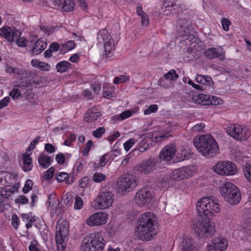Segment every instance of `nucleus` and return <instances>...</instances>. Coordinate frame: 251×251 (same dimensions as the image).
Wrapping results in <instances>:
<instances>
[{
    "mask_svg": "<svg viewBox=\"0 0 251 251\" xmlns=\"http://www.w3.org/2000/svg\"><path fill=\"white\" fill-rule=\"evenodd\" d=\"M105 132V128L103 127H98L96 130L93 131V135L95 137L100 138Z\"/></svg>",
    "mask_w": 251,
    "mask_h": 251,
    "instance_id": "obj_48",
    "label": "nucleus"
},
{
    "mask_svg": "<svg viewBox=\"0 0 251 251\" xmlns=\"http://www.w3.org/2000/svg\"><path fill=\"white\" fill-rule=\"evenodd\" d=\"M69 234V229L64 224L57 222L56 232L55 234V240L57 246L58 251H64L66 247L65 240Z\"/></svg>",
    "mask_w": 251,
    "mask_h": 251,
    "instance_id": "obj_10",
    "label": "nucleus"
},
{
    "mask_svg": "<svg viewBox=\"0 0 251 251\" xmlns=\"http://www.w3.org/2000/svg\"><path fill=\"white\" fill-rule=\"evenodd\" d=\"M49 49L52 51H56L58 50H60V46L56 43H52L50 45Z\"/></svg>",
    "mask_w": 251,
    "mask_h": 251,
    "instance_id": "obj_64",
    "label": "nucleus"
},
{
    "mask_svg": "<svg viewBox=\"0 0 251 251\" xmlns=\"http://www.w3.org/2000/svg\"><path fill=\"white\" fill-rule=\"evenodd\" d=\"M0 35L9 42L15 41L21 47H25L27 43V40L25 38H20L21 32L14 27H3L0 29Z\"/></svg>",
    "mask_w": 251,
    "mask_h": 251,
    "instance_id": "obj_7",
    "label": "nucleus"
},
{
    "mask_svg": "<svg viewBox=\"0 0 251 251\" xmlns=\"http://www.w3.org/2000/svg\"><path fill=\"white\" fill-rule=\"evenodd\" d=\"M41 30L48 35L52 34L54 31L56 27L51 25H40Z\"/></svg>",
    "mask_w": 251,
    "mask_h": 251,
    "instance_id": "obj_39",
    "label": "nucleus"
},
{
    "mask_svg": "<svg viewBox=\"0 0 251 251\" xmlns=\"http://www.w3.org/2000/svg\"><path fill=\"white\" fill-rule=\"evenodd\" d=\"M54 173V168L50 167L44 173V178L46 180H50L53 176Z\"/></svg>",
    "mask_w": 251,
    "mask_h": 251,
    "instance_id": "obj_43",
    "label": "nucleus"
},
{
    "mask_svg": "<svg viewBox=\"0 0 251 251\" xmlns=\"http://www.w3.org/2000/svg\"><path fill=\"white\" fill-rule=\"evenodd\" d=\"M24 165L23 166V169L25 172H28L31 170V158L30 157V155L23 154V155Z\"/></svg>",
    "mask_w": 251,
    "mask_h": 251,
    "instance_id": "obj_34",
    "label": "nucleus"
},
{
    "mask_svg": "<svg viewBox=\"0 0 251 251\" xmlns=\"http://www.w3.org/2000/svg\"><path fill=\"white\" fill-rule=\"evenodd\" d=\"M208 99H209V95L204 94H199L194 95L192 98V100L194 103L196 104L207 105H208Z\"/></svg>",
    "mask_w": 251,
    "mask_h": 251,
    "instance_id": "obj_25",
    "label": "nucleus"
},
{
    "mask_svg": "<svg viewBox=\"0 0 251 251\" xmlns=\"http://www.w3.org/2000/svg\"><path fill=\"white\" fill-rule=\"evenodd\" d=\"M38 161L39 165L43 168H47L51 164L52 160L50 157L42 154L38 157Z\"/></svg>",
    "mask_w": 251,
    "mask_h": 251,
    "instance_id": "obj_28",
    "label": "nucleus"
},
{
    "mask_svg": "<svg viewBox=\"0 0 251 251\" xmlns=\"http://www.w3.org/2000/svg\"><path fill=\"white\" fill-rule=\"evenodd\" d=\"M50 65L46 62H42L40 64L38 69L42 71H49L50 70Z\"/></svg>",
    "mask_w": 251,
    "mask_h": 251,
    "instance_id": "obj_56",
    "label": "nucleus"
},
{
    "mask_svg": "<svg viewBox=\"0 0 251 251\" xmlns=\"http://www.w3.org/2000/svg\"><path fill=\"white\" fill-rule=\"evenodd\" d=\"M45 151L49 153H53L55 151V148L51 144L48 143L45 145Z\"/></svg>",
    "mask_w": 251,
    "mask_h": 251,
    "instance_id": "obj_60",
    "label": "nucleus"
},
{
    "mask_svg": "<svg viewBox=\"0 0 251 251\" xmlns=\"http://www.w3.org/2000/svg\"><path fill=\"white\" fill-rule=\"evenodd\" d=\"M106 179V175L99 173H95L92 176V180L96 183H100Z\"/></svg>",
    "mask_w": 251,
    "mask_h": 251,
    "instance_id": "obj_40",
    "label": "nucleus"
},
{
    "mask_svg": "<svg viewBox=\"0 0 251 251\" xmlns=\"http://www.w3.org/2000/svg\"><path fill=\"white\" fill-rule=\"evenodd\" d=\"M104 240L100 233L95 232L85 237L81 243V251H102Z\"/></svg>",
    "mask_w": 251,
    "mask_h": 251,
    "instance_id": "obj_4",
    "label": "nucleus"
},
{
    "mask_svg": "<svg viewBox=\"0 0 251 251\" xmlns=\"http://www.w3.org/2000/svg\"><path fill=\"white\" fill-rule=\"evenodd\" d=\"M71 64L66 61H62L58 62L56 66L57 71L60 73H63L68 71L70 68Z\"/></svg>",
    "mask_w": 251,
    "mask_h": 251,
    "instance_id": "obj_33",
    "label": "nucleus"
},
{
    "mask_svg": "<svg viewBox=\"0 0 251 251\" xmlns=\"http://www.w3.org/2000/svg\"><path fill=\"white\" fill-rule=\"evenodd\" d=\"M5 71L7 73L9 74H16L19 73V68H14L11 66L6 65Z\"/></svg>",
    "mask_w": 251,
    "mask_h": 251,
    "instance_id": "obj_55",
    "label": "nucleus"
},
{
    "mask_svg": "<svg viewBox=\"0 0 251 251\" xmlns=\"http://www.w3.org/2000/svg\"><path fill=\"white\" fill-rule=\"evenodd\" d=\"M100 115L99 112L88 110L85 114L84 121L87 123H92L96 120Z\"/></svg>",
    "mask_w": 251,
    "mask_h": 251,
    "instance_id": "obj_27",
    "label": "nucleus"
},
{
    "mask_svg": "<svg viewBox=\"0 0 251 251\" xmlns=\"http://www.w3.org/2000/svg\"><path fill=\"white\" fill-rule=\"evenodd\" d=\"M33 182L31 180L28 179L26 181L24 187L23 188V191L26 194L32 189Z\"/></svg>",
    "mask_w": 251,
    "mask_h": 251,
    "instance_id": "obj_44",
    "label": "nucleus"
},
{
    "mask_svg": "<svg viewBox=\"0 0 251 251\" xmlns=\"http://www.w3.org/2000/svg\"><path fill=\"white\" fill-rule=\"evenodd\" d=\"M228 242L226 239L219 237L214 239L211 243L207 246L208 251H224L226 249Z\"/></svg>",
    "mask_w": 251,
    "mask_h": 251,
    "instance_id": "obj_16",
    "label": "nucleus"
},
{
    "mask_svg": "<svg viewBox=\"0 0 251 251\" xmlns=\"http://www.w3.org/2000/svg\"><path fill=\"white\" fill-rule=\"evenodd\" d=\"M16 203L26 204L28 202V199L24 195L20 196L15 200Z\"/></svg>",
    "mask_w": 251,
    "mask_h": 251,
    "instance_id": "obj_50",
    "label": "nucleus"
},
{
    "mask_svg": "<svg viewBox=\"0 0 251 251\" xmlns=\"http://www.w3.org/2000/svg\"><path fill=\"white\" fill-rule=\"evenodd\" d=\"M114 196L110 191L101 192L95 200L98 209H104L110 207L113 202Z\"/></svg>",
    "mask_w": 251,
    "mask_h": 251,
    "instance_id": "obj_12",
    "label": "nucleus"
},
{
    "mask_svg": "<svg viewBox=\"0 0 251 251\" xmlns=\"http://www.w3.org/2000/svg\"><path fill=\"white\" fill-rule=\"evenodd\" d=\"M192 175V172L187 167L174 170L170 174V177L174 180H180L187 178Z\"/></svg>",
    "mask_w": 251,
    "mask_h": 251,
    "instance_id": "obj_19",
    "label": "nucleus"
},
{
    "mask_svg": "<svg viewBox=\"0 0 251 251\" xmlns=\"http://www.w3.org/2000/svg\"><path fill=\"white\" fill-rule=\"evenodd\" d=\"M151 191L147 187L138 191L134 197L135 202L139 206L148 205L151 202Z\"/></svg>",
    "mask_w": 251,
    "mask_h": 251,
    "instance_id": "obj_14",
    "label": "nucleus"
},
{
    "mask_svg": "<svg viewBox=\"0 0 251 251\" xmlns=\"http://www.w3.org/2000/svg\"><path fill=\"white\" fill-rule=\"evenodd\" d=\"M49 205L51 207L53 210L52 213H59L58 210L56 208V205H59V198H57L55 194L51 193L48 196Z\"/></svg>",
    "mask_w": 251,
    "mask_h": 251,
    "instance_id": "obj_26",
    "label": "nucleus"
},
{
    "mask_svg": "<svg viewBox=\"0 0 251 251\" xmlns=\"http://www.w3.org/2000/svg\"><path fill=\"white\" fill-rule=\"evenodd\" d=\"M21 95V92L17 88H13V90L9 93V96L14 100H17Z\"/></svg>",
    "mask_w": 251,
    "mask_h": 251,
    "instance_id": "obj_47",
    "label": "nucleus"
},
{
    "mask_svg": "<svg viewBox=\"0 0 251 251\" xmlns=\"http://www.w3.org/2000/svg\"><path fill=\"white\" fill-rule=\"evenodd\" d=\"M208 105H218L222 104L223 100L220 99L219 98L214 96H209V99L207 100Z\"/></svg>",
    "mask_w": 251,
    "mask_h": 251,
    "instance_id": "obj_37",
    "label": "nucleus"
},
{
    "mask_svg": "<svg viewBox=\"0 0 251 251\" xmlns=\"http://www.w3.org/2000/svg\"><path fill=\"white\" fill-rule=\"evenodd\" d=\"M178 78V75L176 74L174 70H171L167 73L165 74L163 77L159 78L157 82V84L163 88H168V84L166 80H170L172 81H176Z\"/></svg>",
    "mask_w": 251,
    "mask_h": 251,
    "instance_id": "obj_22",
    "label": "nucleus"
},
{
    "mask_svg": "<svg viewBox=\"0 0 251 251\" xmlns=\"http://www.w3.org/2000/svg\"><path fill=\"white\" fill-rule=\"evenodd\" d=\"M156 221L155 215L151 212H146L139 216L136 232L140 240L149 241L152 239L157 232Z\"/></svg>",
    "mask_w": 251,
    "mask_h": 251,
    "instance_id": "obj_2",
    "label": "nucleus"
},
{
    "mask_svg": "<svg viewBox=\"0 0 251 251\" xmlns=\"http://www.w3.org/2000/svg\"><path fill=\"white\" fill-rule=\"evenodd\" d=\"M196 80L199 83L208 86L211 85L213 83L211 77L208 75H197L196 77Z\"/></svg>",
    "mask_w": 251,
    "mask_h": 251,
    "instance_id": "obj_30",
    "label": "nucleus"
},
{
    "mask_svg": "<svg viewBox=\"0 0 251 251\" xmlns=\"http://www.w3.org/2000/svg\"><path fill=\"white\" fill-rule=\"evenodd\" d=\"M176 151L175 144L171 143L166 145L160 151L159 158L166 161H171L174 157Z\"/></svg>",
    "mask_w": 251,
    "mask_h": 251,
    "instance_id": "obj_18",
    "label": "nucleus"
},
{
    "mask_svg": "<svg viewBox=\"0 0 251 251\" xmlns=\"http://www.w3.org/2000/svg\"><path fill=\"white\" fill-rule=\"evenodd\" d=\"M137 185V181L135 176L127 174L122 177L118 182L119 191L122 194L129 191L130 189Z\"/></svg>",
    "mask_w": 251,
    "mask_h": 251,
    "instance_id": "obj_13",
    "label": "nucleus"
},
{
    "mask_svg": "<svg viewBox=\"0 0 251 251\" xmlns=\"http://www.w3.org/2000/svg\"><path fill=\"white\" fill-rule=\"evenodd\" d=\"M68 177V174L65 172H61L56 176V179L58 182H63L66 180L67 184H71L74 182V180L73 179L69 180Z\"/></svg>",
    "mask_w": 251,
    "mask_h": 251,
    "instance_id": "obj_36",
    "label": "nucleus"
},
{
    "mask_svg": "<svg viewBox=\"0 0 251 251\" xmlns=\"http://www.w3.org/2000/svg\"><path fill=\"white\" fill-rule=\"evenodd\" d=\"M134 144V140L133 138H130L124 144V147L126 151H128L129 149Z\"/></svg>",
    "mask_w": 251,
    "mask_h": 251,
    "instance_id": "obj_49",
    "label": "nucleus"
},
{
    "mask_svg": "<svg viewBox=\"0 0 251 251\" xmlns=\"http://www.w3.org/2000/svg\"><path fill=\"white\" fill-rule=\"evenodd\" d=\"M19 73H17V75H19L21 77H26L29 76L30 73L28 71L24 69H19Z\"/></svg>",
    "mask_w": 251,
    "mask_h": 251,
    "instance_id": "obj_62",
    "label": "nucleus"
},
{
    "mask_svg": "<svg viewBox=\"0 0 251 251\" xmlns=\"http://www.w3.org/2000/svg\"><path fill=\"white\" fill-rule=\"evenodd\" d=\"M147 137V136H146V138H144L141 142H140L137 148L134 149V151L138 152L137 154H139V153H143L149 148V139H148Z\"/></svg>",
    "mask_w": 251,
    "mask_h": 251,
    "instance_id": "obj_29",
    "label": "nucleus"
},
{
    "mask_svg": "<svg viewBox=\"0 0 251 251\" xmlns=\"http://www.w3.org/2000/svg\"><path fill=\"white\" fill-rule=\"evenodd\" d=\"M196 209L201 217L203 215L207 219H202L195 224L193 227L195 232L201 237L211 236L215 229L209 219L214 215V213L220 211V205L218 201L207 197L202 198L197 202Z\"/></svg>",
    "mask_w": 251,
    "mask_h": 251,
    "instance_id": "obj_1",
    "label": "nucleus"
},
{
    "mask_svg": "<svg viewBox=\"0 0 251 251\" xmlns=\"http://www.w3.org/2000/svg\"><path fill=\"white\" fill-rule=\"evenodd\" d=\"M97 39L100 44H103V56L107 59L113 57L115 50V44L108 31L104 29L100 30L98 34Z\"/></svg>",
    "mask_w": 251,
    "mask_h": 251,
    "instance_id": "obj_6",
    "label": "nucleus"
},
{
    "mask_svg": "<svg viewBox=\"0 0 251 251\" xmlns=\"http://www.w3.org/2000/svg\"><path fill=\"white\" fill-rule=\"evenodd\" d=\"M176 26L178 28V32L181 39L180 42L182 44L188 45L192 42L194 39L193 35L190 34L191 23L187 19L180 18L176 22Z\"/></svg>",
    "mask_w": 251,
    "mask_h": 251,
    "instance_id": "obj_8",
    "label": "nucleus"
},
{
    "mask_svg": "<svg viewBox=\"0 0 251 251\" xmlns=\"http://www.w3.org/2000/svg\"><path fill=\"white\" fill-rule=\"evenodd\" d=\"M176 1L177 0H166L164 5L166 8L174 7Z\"/></svg>",
    "mask_w": 251,
    "mask_h": 251,
    "instance_id": "obj_63",
    "label": "nucleus"
},
{
    "mask_svg": "<svg viewBox=\"0 0 251 251\" xmlns=\"http://www.w3.org/2000/svg\"><path fill=\"white\" fill-rule=\"evenodd\" d=\"M47 43L41 39L37 40L31 50L32 54L37 55L42 52L47 47Z\"/></svg>",
    "mask_w": 251,
    "mask_h": 251,
    "instance_id": "obj_24",
    "label": "nucleus"
},
{
    "mask_svg": "<svg viewBox=\"0 0 251 251\" xmlns=\"http://www.w3.org/2000/svg\"><path fill=\"white\" fill-rule=\"evenodd\" d=\"M89 178L86 177L81 178L79 181V185L82 188H86L89 184Z\"/></svg>",
    "mask_w": 251,
    "mask_h": 251,
    "instance_id": "obj_51",
    "label": "nucleus"
},
{
    "mask_svg": "<svg viewBox=\"0 0 251 251\" xmlns=\"http://www.w3.org/2000/svg\"><path fill=\"white\" fill-rule=\"evenodd\" d=\"M117 156V153L113 154V152H108L104 154L100 158L99 163H98V166L103 167L105 166L109 159H114V157Z\"/></svg>",
    "mask_w": 251,
    "mask_h": 251,
    "instance_id": "obj_32",
    "label": "nucleus"
},
{
    "mask_svg": "<svg viewBox=\"0 0 251 251\" xmlns=\"http://www.w3.org/2000/svg\"><path fill=\"white\" fill-rule=\"evenodd\" d=\"M194 144L198 151L207 158L213 157L219 153L218 145L211 135L205 134L195 137Z\"/></svg>",
    "mask_w": 251,
    "mask_h": 251,
    "instance_id": "obj_3",
    "label": "nucleus"
},
{
    "mask_svg": "<svg viewBox=\"0 0 251 251\" xmlns=\"http://www.w3.org/2000/svg\"><path fill=\"white\" fill-rule=\"evenodd\" d=\"M10 99L8 97H5L0 100V109L7 106L9 102Z\"/></svg>",
    "mask_w": 251,
    "mask_h": 251,
    "instance_id": "obj_57",
    "label": "nucleus"
},
{
    "mask_svg": "<svg viewBox=\"0 0 251 251\" xmlns=\"http://www.w3.org/2000/svg\"><path fill=\"white\" fill-rule=\"evenodd\" d=\"M204 55L210 59L214 58H219L220 59H223L225 56L224 51H219L217 49L215 48H210L206 50L204 52Z\"/></svg>",
    "mask_w": 251,
    "mask_h": 251,
    "instance_id": "obj_23",
    "label": "nucleus"
},
{
    "mask_svg": "<svg viewBox=\"0 0 251 251\" xmlns=\"http://www.w3.org/2000/svg\"><path fill=\"white\" fill-rule=\"evenodd\" d=\"M18 190L16 186H6L2 188L0 191V212H3L5 209L4 201L2 199L9 200L10 197Z\"/></svg>",
    "mask_w": 251,
    "mask_h": 251,
    "instance_id": "obj_15",
    "label": "nucleus"
},
{
    "mask_svg": "<svg viewBox=\"0 0 251 251\" xmlns=\"http://www.w3.org/2000/svg\"><path fill=\"white\" fill-rule=\"evenodd\" d=\"M55 159L57 163L60 164H63L65 162V156L62 153L57 154Z\"/></svg>",
    "mask_w": 251,
    "mask_h": 251,
    "instance_id": "obj_61",
    "label": "nucleus"
},
{
    "mask_svg": "<svg viewBox=\"0 0 251 251\" xmlns=\"http://www.w3.org/2000/svg\"><path fill=\"white\" fill-rule=\"evenodd\" d=\"M191 154L185 149H181L177 153V157L180 160L188 159L190 157Z\"/></svg>",
    "mask_w": 251,
    "mask_h": 251,
    "instance_id": "obj_38",
    "label": "nucleus"
},
{
    "mask_svg": "<svg viewBox=\"0 0 251 251\" xmlns=\"http://www.w3.org/2000/svg\"><path fill=\"white\" fill-rule=\"evenodd\" d=\"M107 219V215L105 212H97L89 217L86 223L90 226H99L104 224Z\"/></svg>",
    "mask_w": 251,
    "mask_h": 251,
    "instance_id": "obj_17",
    "label": "nucleus"
},
{
    "mask_svg": "<svg viewBox=\"0 0 251 251\" xmlns=\"http://www.w3.org/2000/svg\"><path fill=\"white\" fill-rule=\"evenodd\" d=\"M52 3L54 6L64 11H71L75 6L73 0H53Z\"/></svg>",
    "mask_w": 251,
    "mask_h": 251,
    "instance_id": "obj_21",
    "label": "nucleus"
},
{
    "mask_svg": "<svg viewBox=\"0 0 251 251\" xmlns=\"http://www.w3.org/2000/svg\"><path fill=\"white\" fill-rule=\"evenodd\" d=\"M214 171L222 176H232L237 172L235 164L229 161H220L213 167Z\"/></svg>",
    "mask_w": 251,
    "mask_h": 251,
    "instance_id": "obj_11",
    "label": "nucleus"
},
{
    "mask_svg": "<svg viewBox=\"0 0 251 251\" xmlns=\"http://www.w3.org/2000/svg\"><path fill=\"white\" fill-rule=\"evenodd\" d=\"M132 115V112L130 110H126L122 112L120 115V119L123 120L130 117Z\"/></svg>",
    "mask_w": 251,
    "mask_h": 251,
    "instance_id": "obj_59",
    "label": "nucleus"
},
{
    "mask_svg": "<svg viewBox=\"0 0 251 251\" xmlns=\"http://www.w3.org/2000/svg\"><path fill=\"white\" fill-rule=\"evenodd\" d=\"M171 134L170 132H166L162 134H158L156 135L154 139H152V141H154L155 142H160L163 140H165L168 138L169 137L171 136Z\"/></svg>",
    "mask_w": 251,
    "mask_h": 251,
    "instance_id": "obj_41",
    "label": "nucleus"
},
{
    "mask_svg": "<svg viewBox=\"0 0 251 251\" xmlns=\"http://www.w3.org/2000/svg\"><path fill=\"white\" fill-rule=\"evenodd\" d=\"M221 24L223 29L225 31H228L229 30V26L230 24V22L228 20L224 18H222L221 19Z\"/></svg>",
    "mask_w": 251,
    "mask_h": 251,
    "instance_id": "obj_52",
    "label": "nucleus"
},
{
    "mask_svg": "<svg viewBox=\"0 0 251 251\" xmlns=\"http://www.w3.org/2000/svg\"><path fill=\"white\" fill-rule=\"evenodd\" d=\"M223 198L231 205L238 204L241 201V195L237 187L231 182L222 184L220 188Z\"/></svg>",
    "mask_w": 251,
    "mask_h": 251,
    "instance_id": "obj_5",
    "label": "nucleus"
},
{
    "mask_svg": "<svg viewBox=\"0 0 251 251\" xmlns=\"http://www.w3.org/2000/svg\"><path fill=\"white\" fill-rule=\"evenodd\" d=\"M158 109V106L156 104H151L149 106L148 109L144 110L145 115H149L151 113L155 112Z\"/></svg>",
    "mask_w": 251,
    "mask_h": 251,
    "instance_id": "obj_45",
    "label": "nucleus"
},
{
    "mask_svg": "<svg viewBox=\"0 0 251 251\" xmlns=\"http://www.w3.org/2000/svg\"><path fill=\"white\" fill-rule=\"evenodd\" d=\"M75 46V43L74 41H69L65 44L60 45V52L64 53L66 51L72 50Z\"/></svg>",
    "mask_w": 251,
    "mask_h": 251,
    "instance_id": "obj_35",
    "label": "nucleus"
},
{
    "mask_svg": "<svg viewBox=\"0 0 251 251\" xmlns=\"http://www.w3.org/2000/svg\"><path fill=\"white\" fill-rule=\"evenodd\" d=\"M182 251H195L192 240L187 237L183 238L181 242Z\"/></svg>",
    "mask_w": 251,
    "mask_h": 251,
    "instance_id": "obj_31",
    "label": "nucleus"
},
{
    "mask_svg": "<svg viewBox=\"0 0 251 251\" xmlns=\"http://www.w3.org/2000/svg\"><path fill=\"white\" fill-rule=\"evenodd\" d=\"M127 78L125 75H121L119 76H117L115 78L113 83L115 84H117L120 82H124L127 80Z\"/></svg>",
    "mask_w": 251,
    "mask_h": 251,
    "instance_id": "obj_53",
    "label": "nucleus"
},
{
    "mask_svg": "<svg viewBox=\"0 0 251 251\" xmlns=\"http://www.w3.org/2000/svg\"><path fill=\"white\" fill-rule=\"evenodd\" d=\"M11 221L14 227L17 229L19 225V219L18 217L16 215L14 214L12 217Z\"/></svg>",
    "mask_w": 251,
    "mask_h": 251,
    "instance_id": "obj_58",
    "label": "nucleus"
},
{
    "mask_svg": "<svg viewBox=\"0 0 251 251\" xmlns=\"http://www.w3.org/2000/svg\"><path fill=\"white\" fill-rule=\"evenodd\" d=\"M75 201L74 204V207L76 209H80L83 206V200L82 198L79 196H76L75 198Z\"/></svg>",
    "mask_w": 251,
    "mask_h": 251,
    "instance_id": "obj_46",
    "label": "nucleus"
},
{
    "mask_svg": "<svg viewBox=\"0 0 251 251\" xmlns=\"http://www.w3.org/2000/svg\"><path fill=\"white\" fill-rule=\"evenodd\" d=\"M204 127V124L201 123L194 126L192 128V130L194 132H199L202 131Z\"/></svg>",
    "mask_w": 251,
    "mask_h": 251,
    "instance_id": "obj_54",
    "label": "nucleus"
},
{
    "mask_svg": "<svg viewBox=\"0 0 251 251\" xmlns=\"http://www.w3.org/2000/svg\"><path fill=\"white\" fill-rule=\"evenodd\" d=\"M227 133L233 138L238 141H244L251 136L250 130L245 126L238 124L227 127Z\"/></svg>",
    "mask_w": 251,
    "mask_h": 251,
    "instance_id": "obj_9",
    "label": "nucleus"
},
{
    "mask_svg": "<svg viewBox=\"0 0 251 251\" xmlns=\"http://www.w3.org/2000/svg\"><path fill=\"white\" fill-rule=\"evenodd\" d=\"M244 173L247 180L251 183V165L246 164L244 168Z\"/></svg>",
    "mask_w": 251,
    "mask_h": 251,
    "instance_id": "obj_42",
    "label": "nucleus"
},
{
    "mask_svg": "<svg viewBox=\"0 0 251 251\" xmlns=\"http://www.w3.org/2000/svg\"><path fill=\"white\" fill-rule=\"evenodd\" d=\"M157 162L156 158L150 157L141 163L138 167V170L145 174L150 173L154 170Z\"/></svg>",
    "mask_w": 251,
    "mask_h": 251,
    "instance_id": "obj_20",
    "label": "nucleus"
}]
</instances>
